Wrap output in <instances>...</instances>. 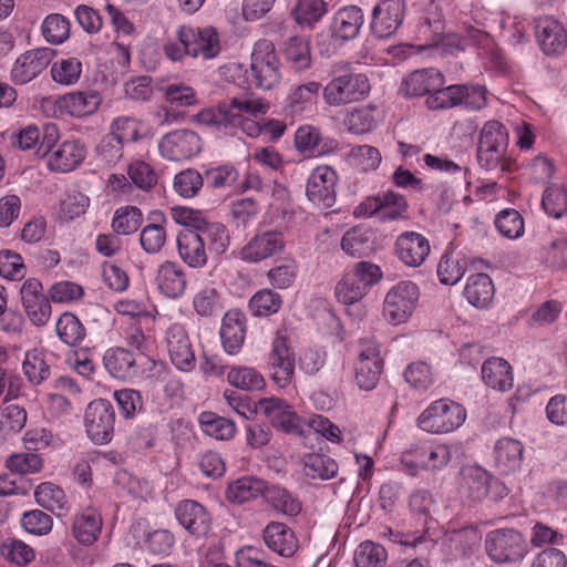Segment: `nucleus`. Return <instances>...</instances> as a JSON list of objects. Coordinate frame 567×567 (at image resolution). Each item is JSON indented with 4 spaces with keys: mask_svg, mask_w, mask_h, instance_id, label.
<instances>
[{
    "mask_svg": "<svg viewBox=\"0 0 567 567\" xmlns=\"http://www.w3.org/2000/svg\"><path fill=\"white\" fill-rule=\"evenodd\" d=\"M269 109L265 99L244 94L230 99L229 103L200 111L194 121L224 135L234 136L241 131L247 136L257 137L261 134V124L254 118L267 114Z\"/></svg>",
    "mask_w": 567,
    "mask_h": 567,
    "instance_id": "1",
    "label": "nucleus"
},
{
    "mask_svg": "<svg viewBox=\"0 0 567 567\" xmlns=\"http://www.w3.org/2000/svg\"><path fill=\"white\" fill-rule=\"evenodd\" d=\"M220 51L219 33L210 25H181L176 30V39L168 40L163 45L165 56L173 62H181L185 56L208 61L217 58Z\"/></svg>",
    "mask_w": 567,
    "mask_h": 567,
    "instance_id": "2",
    "label": "nucleus"
},
{
    "mask_svg": "<svg viewBox=\"0 0 567 567\" xmlns=\"http://www.w3.org/2000/svg\"><path fill=\"white\" fill-rule=\"evenodd\" d=\"M508 133L496 120L487 121L480 133L476 158L481 168L505 172L509 168L507 159Z\"/></svg>",
    "mask_w": 567,
    "mask_h": 567,
    "instance_id": "3",
    "label": "nucleus"
},
{
    "mask_svg": "<svg viewBox=\"0 0 567 567\" xmlns=\"http://www.w3.org/2000/svg\"><path fill=\"white\" fill-rule=\"evenodd\" d=\"M370 92V83L362 73L332 69V79L323 87V101L330 106H342L364 99Z\"/></svg>",
    "mask_w": 567,
    "mask_h": 567,
    "instance_id": "4",
    "label": "nucleus"
},
{
    "mask_svg": "<svg viewBox=\"0 0 567 567\" xmlns=\"http://www.w3.org/2000/svg\"><path fill=\"white\" fill-rule=\"evenodd\" d=\"M485 551L495 564H517L528 554L525 536L515 528H496L485 536Z\"/></svg>",
    "mask_w": 567,
    "mask_h": 567,
    "instance_id": "5",
    "label": "nucleus"
},
{
    "mask_svg": "<svg viewBox=\"0 0 567 567\" xmlns=\"http://www.w3.org/2000/svg\"><path fill=\"white\" fill-rule=\"evenodd\" d=\"M466 419L465 409L449 399L432 402L417 417V426L431 434L451 433Z\"/></svg>",
    "mask_w": 567,
    "mask_h": 567,
    "instance_id": "6",
    "label": "nucleus"
},
{
    "mask_svg": "<svg viewBox=\"0 0 567 567\" xmlns=\"http://www.w3.org/2000/svg\"><path fill=\"white\" fill-rule=\"evenodd\" d=\"M420 297L419 287L403 280L395 284L386 293L383 302V316L393 326L405 322L416 308Z\"/></svg>",
    "mask_w": 567,
    "mask_h": 567,
    "instance_id": "7",
    "label": "nucleus"
},
{
    "mask_svg": "<svg viewBox=\"0 0 567 567\" xmlns=\"http://www.w3.org/2000/svg\"><path fill=\"white\" fill-rule=\"evenodd\" d=\"M250 73L256 86L270 90L280 81L279 61L271 41L262 39L251 52Z\"/></svg>",
    "mask_w": 567,
    "mask_h": 567,
    "instance_id": "8",
    "label": "nucleus"
},
{
    "mask_svg": "<svg viewBox=\"0 0 567 567\" xmlns=\"http://www.w3.org/2000/svg\"><path fill=\"white\" fill-rule=\"evenodd\" d=\"M84 425L93 443H109L115 425V411L111 402L104 399L90 402L84 413Z\"/></svg>",
    "mask_w": 567,
    "mask_h": 567,
    "instance_id": "9",
    "label": "nucleus"
},
{
    "mask_svg": "<svg viewBox=\"0 0 567 567\" xmlns=\"http://www.w3.org/2000/svg\"><path fill=\"white\" fill-rule=\"evenodd\" d=\"M355 212L365 217L377 216L382 221L398 220L405 217L408 202L403 195L385 190L367 197Z\"/></svg>",
    "mask_w": 567,
    "mask_h": 567,
    "instance_id": "10",
    "label": "nucleus"
},
{
    "mask_svg": "<svg viewBox=\"0 0 567 567\" xmlns=\"http://www.w3.org/2000/svg\"><path fill=\"white\" fill-rule=\"evenodd\" d=\"M451 460V450L447 445H431L417 443L404 451L401 455L402 465L415 474L419 470H440Z\"/></svg>",
    "mask_w": 567,
    "mask_h": 567,
    "instance_id": "11",
    "label": "nucleus"
},
{
    "mask_svg": "<svg viewBox=\"0 0 567 567\" xmlns=\"http://www.w3.org/2000/svg\"><path fill=\"white\" fill-rule=\"evenodd\" d=\"M202 138L192 130H175L158 142V152L167 161H185L198 155L202 151Z\"/></svg>",
    "mask_w": 567,
    "mask_h": 567,
    "instance_id": "12",
    "label": "nucleus"
},
{
    "mask_svg": "<svg viewBox=\"0 0 567 567\" xmlns=\"http://www.w3.org/2000/svg\"><path fill=\"white\" fill-rule=\"evenodd\" d=\"M337 184L338 175L332 167L318 166L307 179V198L319 208H331L337 199Z\"/></svg>",
    "mask_w": 567,
    "mask_h": 567,
    "instance_id": "13",
    "label": "nucleus"
},
{
    "mask_svg": "<svg viewBox=\"0 0 567 567\" xmlns=\"http://www.w3.org/2000/svg\"><path fill=\"white\" fill-rule=\"evenodd\" d=\"M295 367V355L288 347L287 338L277 336L267 357L270 378L279 388H286L292 382Z\"/></svg>",
    "mask_w": 567,
    "mask_h": 567,
    "instance_id": "14",
    "label": "nucleus"
},
{
    "mask_svg": "<svg viewBox=\"0 0 567 567\" xmlns=\"http://www.w3.org/2000/svg\"><path fill=\"white\" fill-rule=\"evenodd\" d=\"M405 11V0H380L372 10L371 32L380 39L390 38L402 25Z\"/></svg>",
    "mask_w": 567,
    "mask_h": 567,
    "instance_id": "15",
    "label": "nucleus"
},
{
    "mask_svg": "<svg viewBox=\"0 0 567 567\" xmlns=\"http://www.w3.org/2000/svg\"><path fill=\"white\" fill-rule=\"evenodd\" d=\"M54 51L49 48L29 50L13 63L10 80L17 85H24L44 71L53 58Z\"/></svg>",
    "mask_w": 567,
    "mask_h": 567,
    "instance_id": "16",
    "label": "nucleus"
},
{
    "mask_svg": "<svg viewBox=\"0 0 567 567\" xmlns=\"http://www.w3.org/2000/svg\"><path fill=\"white\" fill-rule=\"evenodd\" d=\"M166 346L174 367L182 372H190L196 367L195 352L183 324L174 323L166 330Z\"/></svg>",
    "mask_w": 567,
    "mask_h": 567,
    "instance_id": "17",
    "label": "nucleus"
},
{
    "mask_svg": "<svg viewBox=\"0 0 567 567\" xmlns=\"http://www.w3.org/2000/svg\"><path fill=\"white\" fill-rule=\"evenodd\" d=\"M257 409L276 429L288 434H301L300 417L285 400L264 398L257 402Z\"/></svg>",
    "mask_w": 567,
    "mask_h": 567,
    "instance_id": "18",
    "label": "nucleus"
},
{
    "mask_svg": "<svg viewBox=\"0 0 567 567\" xmlns=\"http://www.w3.org/2000/svg\"><path fill=\"white\" fill-rule=\"evenodd\" d=\"M284 247L281 233L276 230L259 231L240 249L239 257L246 262L258 264L282 251Z\"/></svg>",
    "mask_w": 567,
    "mask_h": 567,
    "instance_id": "19",
    "label": "nucleus"
},
{
    "mask_svg": "<svg viewBox=\"0 0 567 567\" xmlns=\"http://www.w3.org/2000/svg\"><path fill=\"white\" fill-rule=\"evenodd\" d=\"M23 308L38 327L44 326L51 316V305L42 292V284L35 278L27 279L20 288Z\"/></svg>",
    "mask_w": 567,
    "mask_h": 567,
    "instance_id": "20",
    "label": "nucleus"
},
{
    "mask_svg": "<svg viewBox=\"0 0 567 567\" xmlns=\"http://www.w3.org/2000/svg\"><path fill=\"white\" fill-rule=\"evenodd\" d=\"M174 514L179 525L195 537H204L210 530L212 517L197 501H181L175 506Z\"/></svg>",
    "mask_w": 567,
    "mask_h": 567,
    "instance_id": "21",
    "label": "nucleus"
},
{
    "mask_svg": "<svg viewBox=\"0 0 567 567\" xmlns=\"http://www.w3.org/2000/svg\"><path fill=\"white\" fill-rule=\"evenodd\" d=\"M535 37L542 51L547 55H558L567 47V33L564 25L549 16L536 20Z\"/></svg>",
    "mask_w": 567,
    "mask_h": 567,
    "instance_id": "22",
    "label": "nucleus"
},
{
    "mask_svg": "<svg viewBox=\"0 0 567 567\" xmlns=\"http://www.w3.org/2000/svg\"><path fill=\"white\" fill-rule=\"evenodd\" d=\"M261 536L266 547L281 557H292L299 548L295 532L285 523H268Z\"/></svg>",
    "mask_w": 567,
    "mask_h": 567,
    "instance_id": "23",
    "label": "nucleus"
},
{
    "mask_svg": "<svg viewBox=\"0 0 567 567\" xmlns=\"http://www.w3.org/2000/svg\"><path fill=\"white\" fill-rule=\"evenodd\" d=\"M295 146L300 153L309 156H322L333 153L338 142L323 136L319 128L312 125H302L295 133Z\"/></svg>",
    "mask_w": 567,
    "mask_h": 567,
    "instance_id": "24",
    "label": "nucleus"
},
{
    "mask_svg": "<svg viewBox=\"0 0 567 567\" xmlns=\"http://www.w3.org/2000/svg\"><path fill=\"white\" fill-rule=\"evenodd\" d=\"M429 252V241L421 234L406 231L401 234L395 241V254L398 258L409 267L421 266Z\"/></svg>",
    "mask_w": 567,
    "mask_h": 567,
    "instance_id": "25",
    "label": "nucleus"
},
{
    "mask_svg": "<svg viewBox=\"0 0 567 567\" xmlns=\"http://www.w3.org/2000/svg\"><path fill=\"white\" fill-rule=\"evenodd\" d=\"M443 82L442 73L435 68L416 70L403 80L400 91L405 97L429 96L432 90L442 86Z\"/></svg>",
    "mask_w": 567,
    "mask_h": 567,
    "instance_id": "26",
    "label": "nucleus"
},
{
    "mask_svg": "<svg viewBox=\"0 0 567 567\" xmlns=\"http://www.w3.org/2000/svg\"><path fill=\"white\" fill-rule=\"evenodd\" d=\"M155 282L161 293L171 299H177L183 296L187 286L186 274L183 267L169 260L158 266Z\"/></svg>",
    "mask_w": 567,
    "mask_h": 567,
    "instance_id": "27",
    "label": "nucleus"
},
{
    "mask_svg": "<svg viewBox=\"0 0 567 567\" xmlns=\"http://www.w3.org/2000/svg\"><path fill=\"white\" fill-rule=\"evenodd\" d=\"M85 158V147L76 140L62 142L48 157V167L52 172L69 173Z\"/></svg>",
    "mask_w": 567,
    "mask_h": 567,
    "instance_id": "28",
    "label": "nucleus"
},
{
    "mask_svg": "<svg viewBox=\"0 0 567 567\" xmlns=\"http://www.w3.org/2000/svg\"><path fill=\"white\" fill-rule=\"evenodd\" d=\"M103 518L97 508L87 506L76 513L72 522V535L82 545L94 544L102 530Z\"/></svg>",
    "mask_w": 567,
    "mask_h": 567,
    "instance_id": "29",
    "label": "nucleus"
},
{
    "mask_svg": "<svg viewBox=\"0 0 567 567\" xmlns=\"http://www.w3.org/2000/svg\"><path fill=\"white\" fill-rule=\"evenodd\" d=\"M246 334V318L239 310H229L223 317L220 339L226 353H239Z\"/></svg>",
    "mask_w": 567,
    "mask_h": 567,
    "instance_id": "30",
    "label": "nucleus"
},
{
    "mask_svg": "<svg viewBox=\"0 0 567 567\" xmlns=\"http://www.w3.org/2000/svg\"><path fill=\"white\" fill-rule=\"evenodd\" d=\"M363 24V12L357 6L340 8L333 16L330 32L331 37L340 41L354 39Z\"/></svg>",
    "mask_w": 567,
    "mask_h": 567,
    "instance_id": "31",
    "label": "nucleus"
},
{
    "mask_svg": "<svg viewBox=\"0 0 567 567\" xmlns=\"http://www.w3.org/2000/svg\"><path fill=\"white\" fill-rule=\"evenodd\" d=\"M481 374L484 384L495 391L506 392L513 388L512 367L503 358L486 359L482 364Z\"/></svg>",
    "mask_w": 567,
    "mask_h": 567,
    "instance_id": "32",
    "label": "nucleus"
},
{
    "mask_svg": "<svg viewBox=\"0 0 567 567\" xmlns=\"http://www.w3.org/2000/svg\"><path fill=\"white\" fill-rule=\"evenodd\" d=\"M524 445L520 441L512 437H502L494 446V461L503 474H511L518 471L524 458Z\"/></svg>",
    "mask_w": 567,
    "mask_h": 567,
    "instance_id": "33",
    "label": "nucleus"
},
{
    "mask_svg": "<svg viewBox=\"0 0 567 567\" xmlns=\"http://www.w3.org/2000/svg\"><path fill=\"white\" fill-rule=\"evenodd\" d=\"M177 252L189 268L202 269L207 265L208 251L195 231H181L177 236Z\"/></svg>",
    "mask_w": 567,
    "mask_h": 567,
    "instance_id": "34",
    "label": "nucleus"
},
{
    "mask_svg": "<svg viewBox=\"0 0 567 567\" xmlns=\"http://www.w3.org/2000/svg\"><path fill=\"white\" fill-rule=\"evenodd\" d=\"M206 250L215 257L224 255L230 246V234L227 226L220 221L206 218L196 231Z\"/></svg>",
    "mask_w": 567,
    "mask_h": 567,
    "instance_id": "35",
    "label": "nucleus"
},
{
    "mask_svg": "<svg viewBox=\"0 0 567 567\" xmlns=\"http://www.w3.org/2000/svg\"><path fill=\"white\" fill-rule=\"evenodd\" d=\"M103 364L107 372L116 379L127 380L138 373L134 354L124 348L107 349L103 355Z\"/></svg>",
    "mask_w": 567,
    "mask_h": 567,
    "instance_id": "36",
    "label": "nucleus"
},
{
    "mask_svg": "<svg viewBox=\"0 0 567 567\" xmlns=\"http://www.w3.org/2000/svg\"><path fill=\"white\" fill-rule=\"evenodd\" d=\"M101 103L102 96L95 90L70 92L61 99V107L75 117L92 115Z\"/></svg>",
    "mask_w": 567,
    "mask_h": 567,
    "instance_id": "37",
    "label": "nucleus"
},
{
    "mask_svg": "<svg viewBox=\"0 0 567 567\" xmlns=\"http://www.w3.org/2000/svg\"><path fill=\"white\" fill-rule=\"evenodd\" d=\"M492 476L481 466H466L461 471V491L473 501L483 499L489 489Z\"/></svg>",
    "mask_w": 567,
    "mask_h": 567,
    "instance_id": "38",
    "label": "nucleus"
},
{
    "mask_svg": "<svg viewBox=\"0 0 567 567\" xmlns=\"http://www.w3.org/2000/svg\"><path fill=\"white\" fill-rule=\"evenodd\" d=\"M34 497L38 505L58 517L65 516L70 512L71 505L65 493L51 482L41 483L34 491Z\"/></svg>",
    "mask_w": 567,
    "mask_h": 567,
    "instance_id": "39",
    "label": "nucleus"
},
{
    "mask_svg": "<svg viewBox=\"0 0 567 567\" xmlns=\"http://www.w3.org/2000/svg\"><path fill=\"white\" fill-rule=\"evenodd\" d=\"M267 482L254 476H245L230 483L226 489V497L231 503L243 504L259 496H265Z\"/></svg>",
    "mask_w": 567,
    "mask_h": 567,
    "instance_id": "40",
    "label": "nucleus"
},
{
    "mask_svg": "<svg viewBox=\"0 0 567 567\" xmlns=\"http://www.w3.org/2000/svg\"><path fill=\"white\" fill-rule=\"evenodd\" d=\"M495 295L494 284L486 274H474L467 278L464 296L476 308H487Z\"/></svg>",
    "mask_w": 567,
    "mask_h": 567,
    "instance_id": "41",
    "label": "nucleus"
},
{
    "mask_svg": "<svg viewBox=\"0 0 567 567\" xmlns=\"http://www.w3.org/2000/svg\"><path fill=\"white\" fill-rule=\"evenodd\" d=\"M22 370L32 385H40L51 375V368L47 361V353L41 349H31L25 352Z\"/></svg>",
    "mask_w": 567,
    "mask_h": 567,
    "instance_id": "42",
    "label": "nucleus"
},
{
    "mask_svg": "<svg viewBox=\"0 0 567 567\" xmlns=\"http://www.w3.org/2000/svg\"><path fill=\"white\" fill-rule=\"evenodd\" d=\"M302 462L305 475L312 480L327 481L338 474L337 462L326 454L308 453L303 456Z\"/></svg>",
    "mask_w": 567,
    "mask_h": 567,
    "instance_id": "43",
    "label": "nucleus"
},
{
    "mask_svg": "<svg viewBox=\"0 0 567 567\" xmlns=\"http://www.w3.org/2000/svg\"><path fill=\"white\" fill-rule=\"evenodd\" d=\"M265 498L274 511L285 516H297L302 508L297 496L279 486L267 487Z\"/></svg>",
    "mask_w": 567,
    "mask_h": 567,
    "instance_id": "44",
    "label": "nucleus"
},
{
    "mask_svg": "<svg viewBox=\"0 0 567 567\" xmlns=\"http://www.w3.org/2000/svg\"><path fill=\"white\" fill-rule=\"evenodd\" d=\"M282 53L296 71H305L311 65L309 42L303 37H291L286 40Z\"/></svg>",
    "mask_w": 567,
    "mask_h": 567,
    "instance_id": "45",
    "label": "nucleus"
},
{
    "mask_svg": "<svg viewBox=\"0 0 567 567\" xmlns=\"http://www.w3.org/2000/svg\"><path fill=\"white\" fill-rule=\"evenodd\" d=\"M198 421L203 432L216 440H230L235 435V423L214 412L200 413Z\"/></svg>",
    "mask_w": 567,
    "mask_h": 567,
    "instance_id": "46",
    "label": "nucleus"
},
{
    "mask_svg": "<svg viewBox=\"0 0 567 567\" xmlns=\"http://www.w3.org/2000/svg\"><path fill=\"white\" fill-rule=\"evenodd\" d=\"M55 331L60 340L70 347L79 346L86 336L84 326L71 312H64L60 316L55 324Z\"/></svg>",
    "mask_w": 567,
    "mask_h": 567,
    "instance_id": "47",
    "label": "nucleus"
},
{
    "mask_svg": "<svg viewBox=\"0 0 567 567\" xmlns=\"http://www.w3.org/2000/svg\"><path fill=\"white\" fill-rule=\"evenodd\" d=\"M457 107L467 111H481L487 105V89L481 84H455Z\"/></svg>",
    "mask_w": 567,
    "mask_h": 567,
    "instance_id": "48",
    "label": "nucleus"
},
{
    "mask_svg": "<svg viewBox=\"0 0 567 567\" xmlns=\"http://www.w3.org/2000/svg\"><path fill=\"white\" fill-rule=\"evenodd\" d=\"M193 308L199 317L219 316L224 309L219 291L210 286L202 288L193 298Z\"/></svg>",
    "mask_w": 567,
    "mask_h": 567,
    "instance_id": "49",
    "label": "nucleus"
},
{
    "mask_svg": "<svg viewBox=\"0 0 567 567\" xmlns=\"http://www.w3.org/2000/svg\"><path fill=\"white\" fill-rule=\"evenodd\" d=\"M126 174L132 185L142 190H151L157 183V174L147 162L135 158L126 166Z\"/></svg>",
    "mask_w": 567,
    "mask_h": 567,
    "instance_id": "50",
    "label": "nucleus"
},
{
    "mask_svg": "<svg viewBox=\"0 0 567 567\" xmlns=\"http://www.w3.org/2000/svg\"><path fill=\"white\" fill-rule=\"evenodd\" d=\"M227 381L244 391H259L265 388L264 377L251 367H233L227 373Z\"/></svg>",
    "mask_w": 567,
    "mask_h": 567,
    "instance_id": "51",
    "label": "nucleus"
},
{
    "mask_svg": "<svg viewBox=\"0 0 567 567\" xmlns=\"http://www.w3.org/2000/svg\"><path fill=\"white\" fill-rule=\"evenodd\" d=\"M494 225L497 231L507 239H517L524 235V219L514 208H505L496 214Z\"/></svg>",
    "mask_w": 567,
    "mask_h": 567,
    "instance_id": "52",
    "label": "nucleus"
},
{
    "mask_svg": "<svg viewBox=\"0 0 567 567\" xmlns=\"http://www.w3.org/2000/svg\"><path fill=\"white\" fill-rule=\"evenodd\" d=\"M142 224V212L135 206H124L115 210L112 218V229L116 235L134 234Z\"/></svg>",
    "mask_w": 567,
    "mask_h": 567,
    "instance_id": "53",
    "label": "nucleus"
},
{
    "mask_svg": "<svg viewBox=\"0 0 567 567\" xmlns=\"http://www.w3.org/2000/svg\"><path fill=\"white\" fill-rule=\"evenodd\" d=\"M386 558L385 548L370 540L362 542L354 551L355 567H383Z\"/></svg>",
    "mask_w": 567,
    "mask_h": 567,
    "instance_id": "54",
    "label": "nucleus"
},
{
    "mask_svg": "<svg viewBox=\"0 0 567 567\" xmlns=\"http://www.w3.org/2000/svg\"><path fill=\"white\" fill-rule=\"evenodd\" d=\"M281 296L270 289L257 291L249 300V310L255 317H268L279 311Z\"/></svg>",
    "mask_w": 567,
    "mask_h": 567,
    "instance_id": "55",
    "label": "nucleus"
},
{
    "mask_svg": "<svg viewBox=\"0 0 567 567\" xmlns=\"http://www.w3.org/2000/svg\"><path fill=\"white\" fill-rule=\"evenodd\" d=\"M542 206L548 216L556 219L567 214V187L563 185H550L544 193Z\"/></svg>",
    "mask_w": 567,
    "mask_h": 567,
    "instance_id": "56",
    "label": "nucleus"
},
{
    "mask_svg": "<svg viewBox=\"0 0 567 567\" xmlns=\"http://www.w3.org/2000/svg\"><path fill=\"white\" fill-rule=\"evenodd\" d=\"M41 29L44 39L52 44H61L70 37V21L60 13L47 16Z\"/></svg>",
    "mask_w": 567,
    "mask_h": 567,
    "instance_id": "57",
    "label": "nucleus"
},
{
    "mask_svg": "<svg viewBox=\"0 0 567 567\" xmlns=\"http://www.w3.org/2000/svg\"><path fill=\"white\" fill-rule=\"evenodd\" d=\"M82 74V63L76 58L55 61L51 66L52 80L62 85L75 84Z\"/></svg>",
    "mask_w": 567,
    "mask_h": 567,
    "instance_id": "58",
    "label": "nucleus"
},
{
    "mask_svg": "<svg viewBox=\"0 0 567 567\" xmlns=\"http://www.w3.org/2000/svg\"><path fill=\"white\" fill-rule=\"evenodd\" d=\"M374 107H359L349 111L344 117V125L353 134L371 132L375 125Z\"/></svg>",
    "mask_w": 567,
    "mask_h": 567,
    "instance_id": "59",
    "label": "nucleus"
},
{
    "mask_svg": "<svg viewBox=\"0 0 567 567\" xmlns=\"http://www.w3.org/2000/svg\"><path fill=\"white\" fill-rule=\"evenodd\" d=\"M327 13V4L323 0H298L292 14L300 25H311L318 22Z\"/></svg>",
    "mask_w": 567,
    "mask_h": 567,
    "instance_id": "60",
    "label": "nucleus"
},
{
    "mask_svg": "<svg viewBox=\"0 0 567 567\" xmlns=\"http://www.w3.org/2000/svg\"><path fill=\"white\" fill-rule=\"evenodd\" d=\"M368 290L360 285L350 270L346 271L336 286V297L344 305H353L360 301Z\"/></svg>",
    "mask_w": 567,
    "mask_h": 567,
    "instance_id": "61",
    "label": "nucleus"
},
{
    "mask_svg": "<svg viewBox=\"0 0 567 567\" xmlns=\"http://www.w3.org/2000/svg\"><path fill=\"white\" fill-rule=\"evenodd\" d=\"M349 158L362 172L375 171L382 162L380 151L367 144L353 146L350 150Z\"/></svg>",
    "mask_w": 567,
    "mask_h": 567,
    "instance_id": "62",
    "label": "nucleus"
},
{
    "mask_svg": "<svg viewBox=\"0 0 567 567\" xmlns=\"http://www.w3.org/2000/svg\"><path fill=\"white\" fill-rule=\"evenodd\" d=\"M203 183L204 178L199 172L187 168L175 175L173 186L179 196L192 198L198 194L203 187Z\"/></svg>",
    "mask_w": 567,
    "mask_h": 567,
    "instance_id": "63",
    "label": "nucleus"
},
{
    "mask_svg": "<svg viewBox=\"0 0 567 567\" xmlns=\"http://www.w3.org/2000/svg\"><path fill=\"white\" fill-rule=\"evenodd\" d=\"M446 537L450 543V547L462 556L471 553L480 540L477 530L470 526L461 529H453L447 533Z\"/></svg>",
    "mask_w": 567,
    "mask_h": 567,
    "instance_id": "64",
    "label": "nucleus"
}]
</instances>
